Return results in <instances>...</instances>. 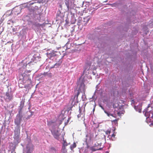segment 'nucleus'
I'll return each instance as SVG.
<instances>
[{
  "label": "nucleus",
  "instance_id": "nucleus-37",
  "mask_svg": "<svg viewBox=\"0 0 153 153\" xmlns=\"http://www.w3.org/2000/svg\"><path fill=\"white\" fill-rule=\"evenodd\" d=\"M152 125L153 126V123H152Z\"/></svg>",
  "mask_w": 153,
  "mask_h": 153
},
{
  "label": "nucleus",
  "instance_id": "nucleus-35",
  "mask_svg": "<svg viewBox=\"0 0 153 153\" xmlns=\"http://www.w3.org/2000/svg\"><path fill=\"white\" fill-rule=\"evenodd\" d=\"M89 20V19H88V21H87V22H88V21Z\"/></svg>",
  "mask_w": 153,
  "mask_h": 153
},
{
  "label": "nucleus",
  "instance_id": "nucleus-8",
  "mask_svg": "<svg viewBox=\"0 0 153 153\" xmlns=\"http://www.w3.org/2000/svg\"><path fill=\"white\" fill-rule=\"evenodd\" d=\"M62 59H60L59 61L56 62L55 64V66H59L61 65V64L62 63Z\"/></svg>",
  "mask_w": 153,
  "mask_h": 153
},
{
  "label": "nucleus",
  "instance_id": "nucleus-15",
  "mask_svg": "<svg viewBox=\"0 0 153 153\" xmlns=\"http://www.w3.org/2000/svg\"><path fill=\"white\" fill-rule=\"evenodd\" d=\"M104 112L105 114H107V115L109 117L110 116H111L113 117V115L112 114H111L105 111H104Z\"/></svg>",
  "mask_w": 153,
  "mask_h": 153
},
{
  "label": "nucleus",
  "instance_id": "nucleus-32",
  "mask_svg": "<svg viewBox=\"0 0 153 153\" xmlns=\"http://www.w3.org/2000/svg\"><path fill=\"white\" fill-rule=\"evenodd\" d=\"M109 153V152H108V151H106L105 152V153Z\"/></svg>",
  "mask_w": 153,
  "mask_h": 153
},
{
  "label": "nucleus",
  "instance_id": "nucleus-26",
  "mask_svg": "<svg viewBox=\"0 0 153 153\" xmlns=\"http://www.w3.org/2000/svg\"><path fill=\"white\" fill-rule=\"evenodd\" d=\"M37 26H41V25H40L39 24H37Z\"/></svg>",
  "mask_w": 153,
  "mask_h": 153
},
{
  "label": "nucleus",
  "instance_id": "nucleus-33",
  "mask_svg": "<svg viewBox=\"0 0 153 153\" xmlns=\"http://www.w3.org/2000/svg\"><path fill=\"white\" fill-rule=\"evenodd\" d=\"M107 0H106V1H103V2H107Z\"/></svg>",
  "mask_w": 153,
  "mask_h": 153
},
{
  "label": "nucleus",
  "instance_id": "nucleus-30",
  "mask_svg": "<svg viewBox=\"0 0 153 153\" xmlns=\"http://www.w3.org/2000/svg\"><path fill=\"white\" fill-rule=\"evenodd\" d=\"M67 5V7L68 8H69V5L68 4V5Z\"/></svg>",
  "mask_w": 153,
  "mask_h": 153
},
{
  "label": "nucleus",
  "instance_id": "nucleus-20",
  "mask_svg": "<svg viewBox=\"0 0 153 153\" xmlns=\"http://www.w3.org/2000/svg\"><path fill=\"white\" fill-rule=\"evenodd\" d=\"M110 5H111L112 7L115 6L116 5V4L114 3L112 4H110Z\"/></svg>",
  "mask_w": 153,
  "mask_h": 153
},
{
  "label": "nucleus",
  "instance_id": "nucleus-34",
  "mask_svg": "<svg viewBox=\"0 0 153 153\" xmlns=\"http://www.w3.org/2000/svg\"><path fill=\"white\" fill-rule=\"evenodd\" d=\"M84 111H85V108H84Z\"/></svg>",
  "mask_w": 153,
  "mask_h": 153
},
{
  "label": "nucleus",
  "instance_id": "nucleus-19",
  "mask_svg": "<svg viewBox=\"0 0 153 153\" xmlns=\"http://www.w3.org/2000/svg\"><path fill=\"white\" fill-rule=\"evenodd\" d=\"M18 114H22V108H21L19 111Z\"/></svg>",
  "mask_w": 153,
  "mask_h": 153
},
{
  "label": "nucleus",
  "instance_id": "nucleus-12",
  "mask_svg": "<svg viewBox=\"0 0 153 153\" xmlns=\"http://www.w3.org/2000/svg\"><path fill=\"white\" fill-rule=\"evenodd\" d=\"M76 146V145L75 143H74L73 144L70 146V148L71 150H73L74 148Z\"/></svg>",
  "mask_w": 153,
  "mask_h": 153
},
{
  "label": "nucleus",
  "instance_id": "nucleus-36",
  "mask_svg": "<svg viewBox=\"0 0 153 153\" xmlns=\"http://www.w3.org/2000/svg\"><path fill=\"white\" fill-rule=\"evenodd\" d=\"M87 136H88V135H86V137H87Z\"/></svg>",
  "mask_w": 153,
  "mask_h": 153
},
{
  "label": "nucleus",
  "instance_id": "nucleus-21",
  "mask_svg": "<svg viewBox=\"0 0 153 153\" xmlns=\"http://www.w3.org/2000/svg\"><path fill=\"white\" fill-rule=\"evenodd\" d=\"M92 0H90V1H91ZM89 1L90 0H86V1L88 2H89Z\"/></svg>",
  "mask_w": 153,
  "mask_h": 153
},
{
  "label": "nucleus",
  "instance_id": "nucleus-6",
  "mask_svg": "<svg viewBox=\"0 0 153 153\" xmlns=\"http://www.w3.org/2000/svg\"><path fill=\"white\" fill-rule=\"evenodd\" d=\"M56 56V54L54 52L47 53V56L50 59H51L52 57Z\"/></svg>",
  "mask_w": 153,
  "mask_h": 153
},
{
  "label": "nucleus",
  "instance_id": "nucleus-2",
  "mask_svg": "<svg viewBox=\"0 0 153 153\" xmlns=\"http://www.w3.org/2000/svg\"><path fill=\"white\" fill-rule=\"evenodd\" d=\"M38 59H39L40 58L38 56H36L34 55L32 58V60L33 61H29L27 60V59H26L22 62L20 65L22 67H26L27 66H33L35 63L37 62V60Z\"/></svg>",
  "mask_w": 153,
  "mask_h": 153
},
{
  "label": "nucleus",
  "instance_id": "nucleus-25",
  "mask_svg": "<svg viewBox=\"0 0 153 153\" xmlns=\"http://www.w3.org/2000/svg\"><path fill=\"white\" fill-rule=\"evenodd\" d=\"M74 29H73L72 30V31H71V32L72 33L73 32V31H74Z\"/></svg>",
  "mask_w": 153,
  "mask_h": 153
},
{
  "label": "nucleus",
  "instance_id": "nucleus-24",
  "mask_svg": "<svg viewBox=\"0 0 153 153\" xmlns=\"http://www.w3.org/2000/svg\"><path fill=\"white\" fill-rule=\"evenodd\" d=\"M100 106L101 107V108L103 109V110H104V108L102 106Z\"/></svg>",
  "mask_w": 153,
  "mask_h": 153
},
{
  "label": "nucleus",
  "instance_id": "nucleus-13",
  "mask_svg": "<svg viewBox=\"0 0 153 153\" xmlns=\"http://www.w3.org/2000/svg\"><path fill=\"white\" fill-rule=\"evenodd\" d=\"M111 130H108L105 131V134H106L108 135V137L109 138V135H110V134L111 133Z\"/></svg>",
  "mask_w": 153,
  "mask_h": 153
},
{
  "label": "nucleus",
  "instance_id": "nucleus-9",
  "mask_svg": "<svg viewBox=\"0 0 153 153\" xmlns=\"http://www.w3.org/2000/svg\"><path fill=\"white\" fill-rule=\"evenodd\" d=\"M43 75L44 76H47L48 77L51 78L52 76V74L51 73H48L47 72H44L43 73Z\"/></svg>",
  "mask_w": 153,
  "mask_h": 153
},
{
  "label": "nucleus",
  "instance_id": "nucleus-4",
  "mask_svg": "<svg viewBox=\"0 0 153 153\" xmlns=\"http://www.w3.org/2000/svg\"><path fill=\"white\" fill-rule=\"evenodd\" d=\"M51 133L54 137L56 139L58 140L60 134L58 130H53L51 131Z\"/></svg>",
  "mask_w": 153,
  "mask_h": 153
},
{
  "label": "nucleus",
  "instance_id": "nucleus-23",
  "mask_svg": "<svg viewBox=\"0 0 153 153\" xmlns=\"http://www.w3.org/2000/svg\"><path fill=\"white\" fill-rule=\"evenodd\" d=\"M80 116H80V114H78V115H77V117H78V118L79 117H80Z\"/></svg>",
  "mask_w": 153,
  "mask_h": 153
},
{
  "label": "nucleus",
  "instance_id": "nucleus-31",
  "mask_svg": "<svg viewBox=\"0 0 153 153\" xmlns=\"http://www.w3.org/2000/svg\"><path fill=\"white\" fill-rule=\"evenodd\" d=\"M79 111H80V113L81 112V110L80 108L79 109Z\"/></svg>",
  "mask_w": 153,
  "mask_h": 153
},
{
  "label": "nucleus",
  "instance_id": "nucleus-1",
  "mask_svg": "<svg viewBox=\"0 0 153 153\" xmlns=\"http://www.w3.org/2000/svg\"><path fill=\"white\" fill-rule=\"evenodd\" d=\"M89 69L85 68L83 72V75L79 79L78 84L79 87L78 90L81 91V92H84L85 90L84 82L87 80L86 75L89 74Z\"/></svg>",
  "mask_w": 153,
  "mask_h": 153
},
{
  "label": "nucleus",
  "instance_id": "nucleus-16",
  "mask_svg": "<svg viewBox=\"0 0 153 153\" xmlns=\"http://www.w3.org/2000/svg\"><path fill=\"white\" fill-rule=\"evenodd\" d=\"M115 134L114 133L113 134L111 135V136L109 135V139L110 140H111V138L112 137H115Z\"/></svg>",
  "mask_w": 153,
  "mask_h": 153
},
{
  "label": "nucleus",
  "instance_id": "nucleus-11",
  "mask_svg": "<svg viewBox=\"0 0 153 153\" xmlns=\"http://www.w3.org/2000/svg\"><path fill=\"white\" fill-rule=\"evenodd\" d=\"M80 92H81V91L78 90L76 94V95H75L74 96V99L73 100V101L74 100L76 97V98H78V96L79 95Z\"/></svg>",
  "mask_w": 153,
  "mask_h": 153
},
{
  "label": "nucleus",
  "instance_id": "nucleus-29",
  "mask_svg": "<svg viewBox=\"0 0 153 153\" xmlns=\"http://www.w3.org/2000/svg\"><path fill=\"white\" fill-rule=\"evenodd\" d=\"M69 119H68V120H67V123H68L69 122Z\"/></svg>",
  "mask_w": 153,
  "mask_h": 153
},
{
  "label": "nucleus",
  "instance_id": "nucleus-3",
  "mask_svg": "<svg viewBox=\"0 0 153 153\" xmlns=\"http://www.w3.org/2000/svg\"><path fill=\"white\" fill-rule=\"evenodd\" d=\"M13 94L10 91L7 92L4 96V99L5 101L8 102L13 99Z\"/></svg>",
  "mask_w": 153,
  "mask_h": 153
},
{
  "label": "nucleus",
  "instance_id": "nucleus-7",
  "mask_svg": "<svg viewBox=\"0 0 153 153\" xmlns=\"http://www.w3.org/2000/svg\"><path fill=\"white\" fill-rule=\"evenodd\" d=\"M21 120L20 119L16 118L14 122L16 125L18 126L20 124Z\"/></svg>",
  "mask_w": 153,
  "mask_h": 153
},
{
  "label": "nucleus",
  "instance_id": "nucleus-28",
  "mask_svg": "<svg viewBox=\"0 0 153 153\" xmlns=\"http://www.w3.org/2000/svg\"><path fill=\"white\" fill-rule=\"evenodd\" d=\"M149 106L147 108H146V110H147V111L148 110V109H147L148 108H149Z\"/></svg>",
  "mask_w": 153,
  "mask_h": 153
},
{
  "label": "nucleus",
  "instance_id": "nucleus-14",
  "mask_svg": "<svg viewBox=\"0 0 153 153\" xmlns=\"http://www.w3.org/2000/svg\"><path fill=\"white\" fill-rule=\"evenodd\" d=\"M22 117L23 116L22 115V114H18L17 115V118L20 119L21 120L22 119Z\"/></svg>",
  "mask_w": 153,
  "mask_h": 153
},
{
  "label": "nucleus",
  "instance_id": "nucleus-5",
  "mask_svg": "<svg viewBox=\"0 0 153 153\" xmlns=\"http://www.w3.org/2000/svg\"><path fill=\"white\" fill-rule=\"evenodd\" d=\"M33 149V146L31 144L27 145L26 146V153H32Z\"/></svg>",
  "mask_w": 153,
  "mask_h": 153
},
{
  "label": "nucleus",
  "instance_id": "nucleus-10",
  "mask_svg": "<svg viewBox=\"0 0 153 153\" xmlns=\"http://www.w3.org/2000/svg\"><path fill=\"white\" fill-rule=\"evenodd\" d=\"M102 148H99V149H96L95 148V147H91V149L93 151V152H94V151H96L97 150H100L102 149Z\"/></svg>",
  "mask_w": 153,
  "mask_h": 153
},
{
  "label": "nucleus",
  "instance_id": "nucleus-27",
  "mask_svg": "<svg viewBox=\"0 0 153 153\" xmlns=\"http://www.w3.org/2000/svg\"><path fill=\"white\" fill-rule=\"evenodd\" d=\"M95 109V107H94V108L93 110V111H94Z\"/></svg>",
  "mask_w": 153,
  "mask_h": 153
},
{
  "label": "nucleus",
  "instance_id": "nucleus-22",
  "mask_svg": "<svg viewBox=\"0 0 153 153\" xmlns=\"http://www.w3.org/2000/svg\"><path fill=\"white\" fill-rule=\"evenodd\" d=\"M117 115H118V116H120V112H118L117 113Z\"/></svg>",
  "mask_w": 153,
  "mask_h": 153
},
{
  "label": "nucleus",
  "instance_id": "nucleus-18",
  "mask_svg": "<svg viewBox=\"0 0 153 153\" xmlns=\"http://www.w3.org/2000/svg\"><path fill=\"white\" fill-rule=\"evenodd\" d=\"M31 70H25V72H24V73L25 74H27V73H30L31 72Z\"/></svg>",
  "mask_w": 153,
  "mask_h": 153
},
{
  "label": "nucleus",
  "instance_id": "nucleus-17",
  "mask_svg": "<svg viewBox=\"0 0 153 153\" xmlns=\"http://www.w3.org/2000/svg\"><path fill=\"white\" fill-rule=\"evenodd\" d=\"M117 120H114L112 121H111L112 122H113L114 123H115V124H117Z\"/></svg>",
  "mask_w": 153,
  "mask_h": 153
}]
</instances>
